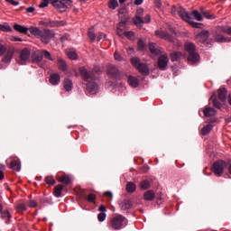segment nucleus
<instances>
[{"label":"nucleus","mask_w":231,"mask_h":231,"mask_svg":"<svg viewBox=\"0 0 231 231\" xmlns=\"http://www.w3.org/2000/svg\"><path fill=\"white\" fill-rule=\"evenodd\" d=\"M79 73L83 77V80L87 83V91L90 95H97L98 93V85L95 82V74L93 71H88L86 68H80Z\"/></svg>","instance_id":"1"},{"label":"nucleus","mask_w":231,"mask_h":231,"mask_svg":"<svg viewBox=\"0 0 231 231\" xmlns=\"http://www.w3.org/2000/svg\"><path fill=\"white\" fill-rule=\"evenodd\" d=\"M185 51L189 52L188 60L190 64H198L199 62V54L196 53V46L192 42H186Z\"/></svg>","instance_id":"2"},{"label":"nucleus","mask_w":231,"mask_h":231,"mask_svg":"<svg viewBox=\"0 0 231 231\" xmlns=\"http://www.w3.org/2000/svg\"><path fill=\"white\" fill-rule=\"evenodd\" d=\"M124 225H125V217L117 215L110 219L108 226L112 230H122V228H124Z\"/></svg>","instance_id":"3"},{"label":"nucleus","mask_w":231,"mask_h":231,"mask_svg":"<svg viewBox=\"0 0 231 231\" xmlns=\"http://www.w3.org/2000/svg\"><path fill=\"white\" fill-rule=\"evenodd\" d=\"M148 23H151V15L146 14L143 17V9H137L135 17L134 18V24H135L137 27H140L142 24H147Z\"/></svg>","instance_id":"4"},{"label":"nucleus","mask_w":231,"mask_h":231,"mask_svg":"<svg viewBox=\"0 0 231 231\" xmlns=\"http://www.w3.org/2000/svg\"><path fill=\"white\" fill-rule=\"evenodd\" d=\"M30 55H32V51L28 48H24L21 51L20 56L16 59V61L20 66H24L28 60H30Z\"/></svg>","instance_id":"5"},{"label":"nucleus","mask_w":231,"mask_h":231,"mask_svg":"<svg viewBox=\"0 0 231 231\" xmlns=\"http://www.w3.org/2000/svg\"><path fill=\"white\" fill-rule=\"evenodd\" d=\"M172 15H180L182 21H189V13L182 6H175L171 7Z\"/></svg>","instance_id":"6"},{"label":"nucleus","mask_w":231,"mask_h":231,"mask_svg":"<svg viewBox=\"0 0 231 231\" xmlns=\"http://www.w3.org/2000/svg\"><path fill=\"white\" fill-rule=\"evenodd\" d=\"M226 167V162L225 161H217L212 167V171L216 176H221Z\"/></svg>","instance_id":"7"},{"label":"nucleus","mask_w":231,"mask_h":231,"mask_svg":"<svg viewBox=\"0 0 231 231\" xmlns=\"http://www.w3.org/2000/svg\"><path fill=\"white\" fill-rule=\"evenodd\" d=\"M55 37V32L50 29H44L43 32H42V36L40 39L43 44H50V41H51Z\"/></svg>","instance_id":"8"},{"label":"nucleus","mask_w":231,"mask_h":231,"mask_svg":"<svg viewBox=\"0 0 231 231\" xmlns=\"http://www.w3.org/2000/svg\"><path fill=\"white\" fill-rule=\"evenodd\" d=\"M158 68L162 71H165L169 64V56L167 54L161 55L158 59Z\"/></svg>","instance_id":"9"},{"label":"nucleus","mask_w":231,"mask_h":231,"mask_svg":"<svg viewBox=\"0 0 231 231\" xmlns=\"http://www.w3.org/2000/svg\"><path fill=\"white\" fill-rule=\"evenodd\" d=\"M155 36H157L159 39L168 41V42H174V38H172V36L167 34L165 32L162 30L155 31Z\"/></svg>","instance_id":"10"},{"label":"nucleus","mask_w":231,"mask_h":231,"mask_svg":"<svg viewBox=\"0 0 231 231\" xmlns=\"http://www.w3.org/2000/svg\"><path fill=\"white\" fill-rule=\"evenodd\" d=\"M127 29V23L125 20H121V22L117 24L116 33L119 37H123Z\"/></svg>","instance_id":"11"},{"label":"nucleus","mask_w":231,"mask_h":231,"mask_svg":"<svg viewBox=\"0 0 231 231\" xmlns=\"http://www.w3.org/2000/svg\"><path fill=\"white\" fill-rule=\"evenodd\" d=\"M66 21L52 20L49 21L48 23H46L45 25L49 26V28H59L60 26H66Z\"/></svg>","instance_id":"12"},{"label":"nucleus","mask_w":231,"mask_h":231,"mask_svg":"<svg viewBox=\"0 0 231 231\" xmlns=\"http://www.w3.org/2000/svg\"><path fill=\"white\" fill-rule=\"evenodd\" d=\"M119 207L121 210H129L133 207V201L131 199H124L119 201Z\"/></svg>","instance_id":"13"},{"label":"nucleus","mask_w":231,"mask_h":231,"mask_svg":"<svg viewBox=\"0 0 231 231\" xmlns=\"http://www.w3.org/2000/svg\"><path fill=\"white\" fill-rule=\"evenodd\" d=\"M108 75H110V77H114L115 79H118V76L120 75V71L115 65H109Z\"/></svg>","instance_id":"14"},{"label":"nucleus","mask_w":231,"mask_h":231,"mask_svg":"<svg viewBox=\"0 0 231 231\" xmlns=\"http://www.w3.org/2000/svg\"><path fill=\"white\" fill-rule=\"evenodd\" d=\"M203 113L204 116H207L208 118H210L211 116H216V115H217V111L209 106H206Z\"/></svg>","instance_id":"15"},{"label":"nucleus","mask_w":231,"mask_h":231,"mask_svg":"<svg viewBox=\"0 0 231 231\" xmlns=\"http://www.w3.org/2000/svg\"><path fill=\"white\" fill-rule=\"evenodd\" d=\"M42 50L36 51L32 56V62H42Z\"/></svg>","instance_id":"16"},{"label":"nucleus","mask_w":231,"mask_h":231,"mask_svg":"<svg viewBox=\"0 0 231 231\" xmlns=\"http://www.w3.org/2000/svg\"><path fill=\"white\" fill-rule=\"evenodd\" d=\"M208 31H202L196 35V39L200 41V42H205L208 39Z\"/></svg>","instance_id":"17"},{"label":"nucleus","mask_w":231,"mask_h":231,"mask_svg":"<svg viewBox=\"0 0 231 231\" xmlns=\"http://www.w3.org/2000/svg\"><path fill=\"white\" fill-rule=\"evenodd\" d=\"M50 3L54 8H56V10H59L60 12H64L62 0H51Z\"/></svg>","instance_id":"18"},{"label":"nucleus","mask_w":231,"mask_h":231,"mask_svg":"<svg viewBox=\"0 0 231 231\" xmlns=\"http://www.w3.org/2000/svg\"><path fill=\"white\" fill-rule=\"evenodd\" d=\"M171 59L172 62H178V60H181V59H185V54L176 51L171 54Z\"/></svg>","instance_id":"19"},{"label":"nucleus","mask_w":231,"mask_h":231,"mask_svg":"<svg viewBox=\"0 0 231 231\" xmlns=\"http://www.w3.org/2000/svg\"><path fill=\"white\" fill-rule=\"evenodd\" d=\"M63 88L65 89V91H72L73 89V80L69 79H65L63 80Z\"/></svg>","instance_id":"20"},{"label":"nucleus","mask_w":231,"mask_h":231,"mask_svg":"<svg viewBox=\"0 0 231 231\" xmlns=\"http://www.w3.org/2000/svg\"><path fill=\"white\" fill-rule=\"evenodd\" d=\"M118 15H119V19H121V21H128L129 20V16L127 15V8H125V7L119 9Z\"/></svg>","instance_id":"21"},{"label":"nucleus","mask_w":231,"mask_h":231,"mask_svg":"<svg viewBox=\"0 0 231 231\" xmlns=\"http://www.w3.org/2000/svg\"><path fill=\"white\" fill-rule=\"evenodd\" d=\"M186 23H189V24H190V26H192V28H203V23H197L192 21V18H190V14H188V20H184Z\"/></svg>","instance_id":"22"},{"label":"nucleus","mask_w":231,"mask_h":231,"mask_svg":"<svg viewBox=\"0 0 231 231\" xmlns=\"http://www.w3.org/2000/svg\"><path fill=\"white\" fill-rule=\"evenodd\" d=\"M29 32L30 33H32V35H34V37H37V39H41V36L42 35V31H41V29L37 27H33V26L30 27Z\"/></svg>","instance_id":"23"},{"label":"nucleus","mask_w":231,"mask_h":231,"mask_svg":"<svg viewBox=\"0 0 231 231\" xmlns=\"http://www.w3.org/2000/svg\"><path fill=\"white\" fill-rule=\"evenodd\" d=\"M149 50L152 55H160L162 49H160L155 43H150Z\"/></svg>","instance_id":"24"},{"label":"nucleus","mask_w":231,"mask_h":231,"mask_svg":"<svg viewBox=\"0 0 231 231\" xmlns=\"http://www.w3.org/2000/svg\"><path fill=\"white\" fill-rule=\"evenodd\" d=\"M128 84L132 88H138V86H140V81L138 80L137 78H134L133 76H129L128 77Z\"/></svg>","instance_id":"25"},{"label":"nucleus","mask_w":231,"mask_h":231,"mask_svg":"<svg viewBox=\"0 0 231 231\" xmlns=\"http://www.w3.org/2000/svg\"><path fill=\"white\" fill-rule=\"evenodd\" d=\"M60 82V75H59V74L51 75L50 83L52 86H57V85H59Z\"/></svg>","instance_id":"26"},{"label":"nucleus","mask_w":231,"mask_h":231,"mask_svg":"<svg viewBox=\"0 0 231 231\" xmlns=\"http://www.w3.org/2000/svg\"><path fill=\"white\" fill-rule=\"evenodd\" d=\"M154 198H156V193L152 190H148L143 195V199H145V201H152Z\"/></svg>","instance_id":"27"},{"label":"nucleus","mask_w":231,"mask_h":231,"mask_svg":"<svg viewBox=\"0 0 231 231\" xmlns=\"http://www.w3.org/2000/svg\"><path fill=\"white\" fill-rule=\"evenodd\" d=\"M12 59H14V51H10L2 58V62L5 64H10V62H12Z\"/></svg>","instance_id":"28"},{"label":"nucleus","mask_w":231,"mask_h":231,"mask_svg":"<svg viewBox=\"0 0 231 231\" xmlns=\"http://www.w3.org/2000/svg\"><path fill=\"white\" fill-rule=\"evenodd\" d=\"M136 69H138L139 73H142V75H149V67L143 63L140 64Z\"/></svg>","instance_id":"29"},{"label":"nucleus","mask_w":231,"mask_h":231,"mask_svg":"<svg viewBox=\"0 0 231 231\" xmlns=\"http://www.w3.org/2000/svg\"><path fill=\"white\" fill-rule=\"evenodd\" d=\"M14 30H15V32H19L20 33H28V31L30 30L28 27H24L21 24H14Z\"/></svg>","instance_id":"30"},{"label":"nucleus","mask_w":231,"mask_h":231,"mask_svg":"<svg viewBox=\"0 0 231 231\" xmlns=\"http://www.w3.org/2000/svg\"><path fill=\"white\" fill-rule=\"evenodd\" d=\"M59 181L60 183H63V185H69L71 183V177L69 175L60 176Z\"/></svg>","instance_id":"31"},{"label":"nucleus","mask_w":231,"mask_h":231,"mask_svg":"<svg viewBox=\"0 0 231 231\" xmlns=\"http://www.w3.org/2000/svg\"><path fill=\"white\" fill-rule=\"evenodd\" d=\"M226 88H219L218 89V98L221 102H225L226 100Z\"/></svg>","instance_id":"32"},{"label":"nucleus","mask_w":231,"mask_h":231,"mask_svg":"<svg viewBox=\"0 0 231 231\" xmlns=\"http://www.w3.org/2000/svg\"><path fill=\"white\" fill-rule=\"evenodd\" d=\"M58 64L59 69L61 71H66L68 69V64H66V61L62 58H58Z\"/></svg>","instance_id":"33"},{"label":"nucleus","mask_w":231,"mask_h":231,"mask_svg":"<svg viewBox=\"0 0 231 231\" xmlns=\"http://www.w3.org/2000/svg\"><path fill=\"white\" fill-rule=\"evenodd\" d=\"M64 189V186L62 184H60L54 188V196L56 198H60L62 196V190Z\"/></svg>","instance_id":"34"},{"label":"nucleus","mask_w":231,"mask_h":231,"mask_svg":"<svg viewBox=\"0 0 231 231\" xmlns=\"http://www.w3.org/2000/svg\"><path fill=\"white\" fill-rule=\"evenodd\" d=\"M10 168L13 171H16V172H19V171H21V162L17 161H13L10 163Z\"/></svg>","instance_id":"35"},{"label":"nucleus","mask_w":231,"mask_h":231,"mask_svg":"<svg viewBox=\"0 0 231 231\" xmlns=\"http://www.w3.org/2000/svg\"><path fill=\"white\" fill-rule=\"evenodd\" d=\"M42 58L46 59L47 60H51V62L55 60V59H53V57L51 56V53H50V51L46 50H42Z\"/></svg>","instance_id":"36"},{"label":"nucleus","mask_w":231,"mask_h":231,"mask_svg":"<svg viewBox=\"0 0 231 231\" xmlns=\"http://www.w3.org/2000/svg\"><path fill=\"white\" fill-rule=\"evenodd\" d=\"M15 209L18 214H23V212H26L28 207L24 203H20L18 206H16Z\"/></svg>","instance_id":"37"},{"label":"nucleus","mask_w":231,"mask_h":231,"mask_svg":"<svg viewBox=\"0 0 231 231\" xmlns=\"http://www.w3.org/2000/svg\"><path fill=\"white\" fill-rule=\"evenodd\" d=\"M215 41H217V42H230V40L219 33L215 34Z\"/></svg>","instance_id":"38"},{"label":"nucleus","mask_w":231,"mask_h":231,"mask_svg":"<svg viewBox=\"0 0 231 231\" xmlns=\"http://www.w3.org/2000/svg\"><path fill=\"white\" fill-rule=\"evenodd\" d=\"M62 5H63V12H66V10L71 8V5H73L72 0H61Z\"/></svg>","instance_id":"39"},{"label":"nucleus","mask_w":231,"mask_h":231,"mask_svg":"<svg viewBox=\"0 0 231 231\" xmlns=\"http://www.w3.org/2000/svg\"><path fill=\"white\" fill-rule=\"evenodd\" d=\"M213 125L211 124H208L207 125H205L202 129H201V134L206 136V134H208V133H210V131H212L213 129Z\"/></svg>","instance_id":"40"},{"label":"nucleus","mask_w":231,"mask_h":231,"mask_svg":"<svg viewBox=\"0 0 231 231\" xmlns=\"http://www.w3.org/2000/svg\"><path fill=\"white\" fill-rule=\"evenodd\" d=\"M126 190L133 194V192L136 191V184H134V182H128L126 185Z\"/></svg>","instance_id":"41"},{"label":"nucleus","mask_w":231,"mask_h":231,"mask_svg":"<svg viewBox=\"0 0 231 231\" xmlns=\"http://www.w3.org/2000/svg\"><path fill=\"white\" fill-rule=\"evenodd\" d=\"M67 56L71 60H77L79 59V55L77 54V52L75 51H67Z\"/></svg>","instance_id":"42"},{"label":"nucleus","mask_w":231,"mask_h":231,"mask_svg":"<svg viewBox=\"0 0 231 231\" xmlns=\"http://www.w3.org/2000/svg\"><path fill=\"white\" fill-rule=\"evenodd\" d=\"M108 8H110V10H116V8H118V0H109Z\"/></svg>","instance_id":"43"},{"label":"nucleus","mask_w":231,"mask_h":231,"mask_svg":"<svg viewBox=\"0 0 231 231\" xmlns=\"http://www.w3.org/2000/svg\"><path fill=\"white\" fill-rule=\"evenodd\" d=\"M141 190H147L151 187V182L149 180H144L140 183Z\"/></svg>","instance_id":"44"},{"label":"nucleus","mask_w":231,"mask_h":231,"mask_svg":"<svg viewBox=\"0 0 231 231\" xmlns=\"http://www.w3.org/2000/svg\"><path fill=\"white\" fill-rule=\"evenodd\" d=\"M192 15L196 19V21H203V15L198 10L192 11Z\"/></svg>","instance_id":"45"},{"label":"nucleus","mask_w":231,"mask_h":231,"mask_svg":"<svg viewBox=\"0 0 231 231\" xmlns=\"http://www.w3.org/2000/svg\"><path fill=\"white\" fill-rule=\"evenodd\" d=\"M88 37H89L91 42H95V39H97V36L95 34V29L94 28H90L88 30Z\"/></svg>","instance_id":"46"},{"label":"nucleus","mask_w":231,"mask_h":231,"mask_svg":"<svg viewBox=\"0 0 231 231\" xmlns=\"http://www.w3.org/2000/svg\"><path fill=\"white\" fill-rule=\"evenodd\" d=\"M218 32H221V33H226L227 35H231V27H218Z\"/></svg>","instance_id":"47"},{"label":"nucleus","mask_w":231,"mask_h":231,"mask_svg":"<svg viewBox=\"0 0 231 231\" xmlns=\"http://www.w3.org/2000/svg\"><path fill=\"white\" fill-rule=\"evenodd\" d=\"M131 62H132L133 66H134V68H136V69L142 64L140 59L137 57L132 58Z\"/></svg>","instance_id":"48"},{"label":"nucleus","mask_w":231,"mask_h":231,"mask_svg":"<svg viewBox=\"0 0 231 231\" xmlns=\"http://www.w3.org/2000/svg\"><path fill=\"white\" fill-rule=\"evenodd\" d=\"M45 182L48 185H55L56 181H55V178L53 176H47L45 178Z\"/></svg>","instance_id":"49"},{"label":"nucleus","mask_w":231,"mask_h":231,"mask_svg":"<svg viewBox=\"0 0 231 231\" xmlns=\"http://www.w3.org/2000/svg\"><path fill=\"white\" fill-rule=\"evenodd\" d=\"M137 46H138L139 51H143L145 50V42H143V40L139 39Z\"/></svg>","instance_id":"50"},{"label":"nucleus","mask_w":231,"mask_h":231,"mask_svg":"<svg viewBox=\"0 0 231 231\" xmlns=\"http://www.w3.org/2000/svg\"><path fill=\"white\" fill-rule=\"evenodd\" d=\"M1 217L2 219H12V215H10V211L8 210H4L2 213H1Z\"/></svg>","instance_id":"51"},{"label":"nucleus","mask_w":231,"mask_h":231,"mask_svg":"<svg viewBox=\"0 0 231 231\" xmlns=\"http://www.w3.org/2000/svg\"><path fill=\"white\" fill-rule=\"evenodd\" d=\"M0 32H12V27L8 24H0Z\"/></svg>","instance_id":"52"},{"label":"nucleus","mask_w":231,"mask_h":231,"mask_svg":"<svg viewBox=\"0 0 231 231\" xmlns=\"http://www.w3.org/2000/svg\"><path fill=\"white\" fill-rule=\"evenodd\" d=\"M95 199H97V196L93 193L88 194L87 197V201H88V203H93Z\"/></svg>","instance_id":"53"},{"label":"nucleus","mask_w":231,"mask_h":231,"mask_svg":"<svg viewBox=\"0 0 231 231\" xmlns=\"http://www.w3.org/2000/svg\"><path fill=\"white\" fill-rule=\"evenodd\" d=\"M106 213H99L97 215V219H98V221H100V223L106 221Z\"/></svg>","instance_id":"54"},{"label":"nucleus","mask_w":231,"mask_h":231,"mask_svg":"<svg viewBox=\"0 0 231 231\" xmlns=\"http://www.w3.org/2000/svg\"><path fill=\"white\" fill-rule=\"evenodd\" d=\"M107 39V35L104 32H100L97 36V42L99 41H106Z\"/></svg>","instance_id":"55"},{"label":"nucleus","mask_w":231,"mask_h":231,"mask_svg":"<svg viewBox=\"0 0 231 231\" xmlns=\"http://www.w3.org/2000/svg\"><path fill=\"white\" fill-rule=\"evenodd\" d=\"M213 106L217 109H221V103L216 98L213 99Z\"/></svg>","instance_id":"56"},{"label":"nucleus","mask_w":231,"mask_h":231,"mask_svg":"<svg viewBox=\"0 0 231 231\" xmlns=\"http://www.w3.org/2000/svg\"><path fill=\"white\" fill-rule=\"evenodd\" d=\"M124 35L126 36L127 39H133V37H134V32L133 31L125 32Z\"/></svg>","instance_id":"57"},{"label":"nucleus","mask_w":231,"mask_h":231,"mask_svg":"<svg viewBox=\"0 0 231 231\" xmlns=\"http://www.w3.org/2000/svg\"><path fill=\"white\" fill-rule=\"evenodd\" d=\"M50 5V0H42V2L40 4V8H46Z\"/></svg>","instance_id":"58"},{"label":"nucleus","mask_w":231,"mask_h":231,"mask_svg":"<svg viewBox=\"0 0 231 231\" xmlns=\"http://www.w3.org/2000/svg\"><path fill=\"white\" fill-rule=\"evenodd\" d=\"M5 51H6V47L0 43V57H3Z\"/></svg>","instance_id":"59"},{"label":"nucleus","mask_w":231,"mask_h":231,"mask_svg":"<svg viewBox=\"0 0 231 231\" xmlns=\"http://www.w3.org/2000/svg\"><path fill=\"white\" fill-rule=\"evenodd\" d=\"M28 205L31 208H35V207H37V202L35 200H29Z\"/></svg>","instance_id":"60"},{"label":"nucleus","mask_w":231,"mask_h":231,"mask_svg":"<svg viewBox=\"0 0 231 231\" xmlns=\"http://www.w3.org/2000/svg\"><path fill=\"white\" fill-rule=\"evenodd\" d=\"M98 210H99V212L106 214V206L101 205V206L98 208Z\"/></svg>","instance_id":"61"},{"label":"nucleus","mask_w":231,"mask_h":231,"mask_svg":"<svg viewBox=\"0 0 231 231\" xmlns=\"http://www.w3.org/2000/svg\"><path fill=\"white\" fill-rule=\"evenodd\" d=\"M202 15L204 17H206V19H214V15L207 14V13H203Z\"/></svg>","instance_id":"62"},{"label":"nucleus","mask_w":231,"mask_h":231,"mask_svg":"<svg viewBox=\"0 0 231 231\" xmlns=\"http://www.w3.org/2000/svg\"><path fill=\"white\" fill-rule=\"evenodd\" d=\"M114 57L116 60H122V56L118 52H115Z\"/></svg>","instance_id":"63"},{"label":"nucleus","mask_w":231,"mask_h":231,"mask_svg":"<svg viewBox=\"0 0 231 231\" xmlns=\"http://www.w3.org/2000/svg\"><path fill=\"white\" fill-rule=\"evenodd\" d=\"M68 39H69V35L65 34L60 38V41H61V42H65V41H68Z\"/></svg>","instance_id":"64"}]
</instances>
